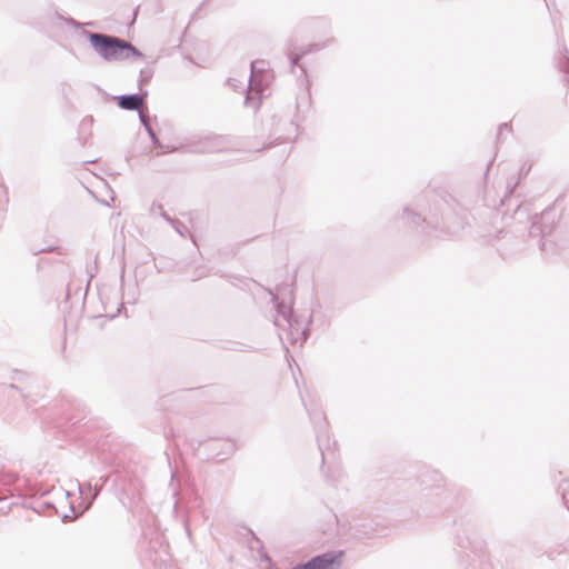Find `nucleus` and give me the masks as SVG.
Returning a JSON list of instances; mask_svg holds the SVG:
<instances>
[{
  "label": "nucleus",
  "mask_w": 569,
  "mask_h": 569,
  "mask_svg": "<svg viewBox=\"0 0 569 569\" xmlns=\"http://www.w3.org/2000/svg\"><path fill=\"white\" fill-rule=\"evenodd\" d=\"M244 104L246 106H249V107H253L254 109H258L259 108V102L252 100L249 94H247L246 99H244Z\"/></svg>",
  "instance_id": "nucleus-26"
},
{
  "label": "nucleus",
  "mask_w": 569,
  "mask_h": 569,
  "mask_svg": "<svg viewBox=\"0 0 569 569\" xmlns=\"http://www.w3.org/2000/svg\"><path fill=\"white\" fill-rule=\"evenodd\" d=\"M143 57V53L139 49H137L131 42L124 40L123 60H128L130 58L140 59Z\"/></svg>",
  "instance_id": "nucleus-14"
},
{
  "label": "nucleus",
  "mask_w": 569,
  "mask_h": 569,
  "mask_svg": "<svg viewBox=\"0 0 569 569\" xmlns=\"http://www.w3.org/2000/svg\"><path fill=\"white\" fill-rule=\"evenodd\" d=\"M284 133H279L273 141L268 143L264 148L276 146L282 142H291L298 136V126L292 120L283 122Z\"/></svg>",
  "instance_id": "nucleus-9"
},
{
  "label": "nucleus",
  "mask_w": 569,
  "mask_h": 569,
  "mask_svg": "<svg viewBox=\"0 0 569 569\" xmlns=\"http://www.w3.org/2000/svg\"><path fill=\"white\" fill-rule=\"evenodd\" d=\"M143 57V53L139 49H137L131 42L124 40L123 60H128L130 58L140 59Z\"/></svg>",
  "instance_id": "nucleus-13"
},
{
  "label": "nucleus",
  "mask_w": 569,
  "mask_h": 569,
  "mask_svg": "<svg viewBox=\"0 0 569 569\" xmlns=\"http://www.w3.org/2000/svg\"><path fill=\"white\" fill-rule=\"evenodd\" d=\"M511 131H512V127L510 123H507V122L501 123L498 127V133H497L498 140H500L503 134H510Z\"/></svg>",
  "instance_id": "nucleus-22"
},
{
  "label": "nucleus",
  "mask_w": 569,
  "mask_h": 569,
  "mask_svg": "<svg viewBox=\"0 0 569 569\" xmlns=\"http://www.w3.org/2000/svg\"><path fill=\"white\" fill-rule=\"evenodd\" d=\"M64 21L68 26L76 28V29H79L82 27V23L74 20L73 18H66Z\"/></svg>",
  "instance_id": "nucleus-25"
},
{
  "label": "nucleus",
  "mask_w": 569,
  "mask_h": 569,
  "mask_svg": "<svg viewBox=\"0 0 569 569\" xmlns=\"http://www.w3.org/2000/svg\"><path fill=\"white\" fill-rule=\"evenodd\" d=\"M278 132H280V129L277 127V128L274 129V134H277Z\"/></svg>",
  "instance_id": "nucleus-33"
},
{
  "label": "nucleus",
  "mask_w": 569,
  "mask_h": 569,
  "mask_svg": "<svg viewBox=\"0 0 569 569\" xmlns=\"http://www.w3.org/2000/svg\"><path fill=\"white\" fill-rule=\"evenodd\" d=\"M342 551L325 552L312 557L307 562L299 563L292 569H339Z\"/></svg>",
  "instance_id": "nucleus-6"
},
{
  "label": "nucleus",
  "mask_w": 569,
  "mask_h": 569,
  "mask_svg": "<svg viewBox=\"0 0 569 569\" xmlns=\"http://www.w3.org/2000/svg\"><path fill=\"white\" fill-rule=\"evenodd\" d=\"M144 129L148 132L152 144L158 147V148H163L162 143L160 142L159 138L157 137V134H156L154 130L152 129L151 124H144Z\"/></svg>",
  "instance_id": "nucleus-20"
},
{
  "label": "nucleus",
  "mask_w": 569,
  "mask_h": 569,
  "mask_svg": "<svg viewBox=\"0 0 569 569\" xmlns=\"http://www.w3.org/2000/svg\"><path fill=\"white\" fill-rule=\"evenodd\" d=\"M76 483H77V487H78V489H79V493H80L81 496H83V495H84V491H88V492L91 495V491H92V485H91V482H88V483H86V485H83V486H82V485L79 482V480H76Z\"/></svg>",
  "instance_id": "nucleus-23"
},
{
  "label": "nucleus",
  "mask_w": 569,
  "mask_h": 569,
  "mask_svg": "<svg viewBox=\"0 0 569 569\" xmlns=\"http://www.w3.org/2000/svg\"><path fill=\"white\" fill-rule=\"evenodd\" d=\"M442 203L448 204L446 199L433 201V208L426 206L422 201H418L415 208L405 207L401 218L405 223L409 226H420L426 222L431 228H438L440 222V214L443 217Z\"/></svg>",
  "instance_id": "nucleus-4"
},
{
  "label": "nucleus",
  "mask_w": 569,
  "mask_h": 569,
  "mask_svg": "<svg viewBox=\"0 0 569 569\" xmlns=\"http://www.w3.org/2000/svg\"><path fill=\"white\" fill-rule=\"evenodd\" d=\"M156 209H159V216L166 220L167 222H169L170 224H173L174 222H177L176 219H172L168 213L167 211L163 209L162 204L160 203H152L151 208H150V212L151 214H156Z\"/></svg>",
  "instance_id": "nucleus-15"
},
{
  "label": "nucleus",
  "mask_w": 569,
  "mask_h": 569,
  "mask_svg": "<svg viewBox=\"0 0 569 569\" xmlns=\"http://www.w3.org/2000/svg\"><path fill=\"white\" fill-rule=\"evenodd\" d=\"M468 566L463 569H492V563L486 551L480 549H471L466 553Z\"/></svg>",
  "instance_id": "nucleus-8"
},
{
  "label": "nucleus",
  "mask_w": 569,
  "mask_h": 569,
  "mask_svg": "<svg viewBox=\"0 0 569 569\" xmlns=\"http://www.w3.org/2000/svg\"><path fill=\"white\" fill-rule=\"evenodd\" d=\"M8 388H10L11 390H19V388L16 386V385H9Z\"/></svg>",
  "instance_id": "nucleus-31"
},
{
  "label": "nucleus",
  "mask_w": 569,
  "mask_h": 569,
  "mask_svg": "<svg viewBox=\"0 0 569 569\" xmlns=\"http://www.w3.org/2000/svg\"><path fill=\"white\" fill-rule=\"evenodd\" d=\"M323 47H325V43H313V44L308 46L306 49L301 50V52L296 53V54H293V53L289 50L288 56H289V59H290V67H291V70H293V69L298 66V63H299L300 59H301L303 56H306V54H308V53H311V52H313V51H318V50L322 49Z\"/></svg>",
  "instance_id": "nucleus-10"
},
{
  "label": "nucleus",
  "mask_w": 569,
  "mask_h": 569,
  "mask_svg": "<svg viewBox=\"0 0 569 569\" xmlns=\"http://www.w3.org/2000/svg\"><path fill=\"white\" fill-rule=\"evenodd\" d=\"M139 120L141 122V124L144 127V124H150V121L148 119V117L141 111V109H139Z\"/></svg>",
  "instance_id": "nucleus-28"
},
{
  "label": "nucleus",
  "mask_w": 569,
  "mask_h": 569,
  "mask_svg": "<svg viewBox=\"0 0 569 569\" xmlns=\"http://www.w3.org/2000/svg\"><path fill=\"white\" fill-rule=\"evenodd\" d=\"M250 76L248 78V89L251 90H258V84L256 83L254 77H256V62L250 63Z\"/></svg>",
  "instance_id": "nucleus-21"
},
{
  "label": "nucleus",
  "mask_w": 569,
  "mask_h": 569,
  "mask_svg": "<svg viewBox=\"0 0 569 569\" xmlns=\"http://www.w3.org/2000/svg\"><path fill=\"white\" fill-rule=\"evenodd\" d=\"M101 488H102V486L98 485V483L92 486V491H91L90 497H87V496L84 497V499L87 500L86 509H88L92 505V502L97 499V497L99 496V493L101 491Z\"/></svg>",
  "instance_id": "nucleus-18"
},
{
  "label": "nucleus",
  "mask_w": 569,
  "mask_h": 569,
  "mask_svg": "<svg viewBox=\"0 0 569 569\" xmlns=\"http://www.w3.org/2000/svg\"><path fill=\"white\" fill-rule=\"evenodd\" d=\"M67 519H69V516H68V515H64V516L62 517V520H63V521H67Z\"/></svg>",
  "instance_id": "nucleus-32"
},
{
  "label": "nucleus",
  "mask_w": 569,
  "mask_h": 569,
  "mask_svg": "<svg viewBox=\"0 0 569 569\" xmlns=\"http://www.w3.org/2000/svg\"><path fill=\"white\" fill-rule=\"evenodd\" d=\"M302 405L307 410L310 421L313 425L318 447L322 458V465L328 460H335L336 441L330 442V437L327 431V419L323 411L316 407L313 400H306L301 396Z\"/></svg>",
  "instance_id": "nucleus-3"
},
{
  "label": "nucleus",
  "mask_w": 569,
  "mask_h": 569,
  "mask_svg": "<svg viewBox=\"0 0 569 569\" xmlns=\"http://www.w3.org/2000/svg\"><path fill=\"white\" fill-rule=\"evenodd\" d=\"M559 492L561 495L562 502L569 511V486L566 482L559 485Z\"/></svg>",
  "instance_id": "nucleus-17"
},
{
  "label": "nucleus",
  "mask_w": 569,
  "mask_h": 569,
  "mask_svg": "<svg viewBox=\"0 0 569 569\" xmlns=\"http://www.w3.org/2000/svg\"><path fill=\"white\" fill-rule=\"evenodd\" d=\"M153 76V70L151 68H143L140 70V73H139V83L140 86L142 83H147L151 80Z\"/></svg>",
  "instance_id": "nucleus-19"
},
{
  "label": "nucleus",
  "mask_w": 569,
  "mask_h": 569,
  "mask_svg": "<svg viewBox=\"0 0 569 569\" xmlns=\"http://www.w3.org/2000/svg\"><path fill=\"white\" fill-rule=\"evenodd\" d=\"M83 36L89 40L90 46L94 52L100 56L104 61H122L123 60V46L124 39L116 36L83 31Z\"/></svg>",
  "instance_id": "nucleus-5"
},
{
  "label": "nucleus",
  "mask_w": 569,
  "mask_h": 569,
  "mask_svg": "<svg viewBox=\"0 0 569 569\" xmlns=\"http://www.w3.org/2000/svg\"><path fill=\"white\" fill-rule=\"evenodd\" d=\"M271 300L274 302L277 312L273 325L283 347L286 350H288V343L301 347L308 338V323L311 319L309 318L307 323L300 322L293 316L291 307H288L284 302H279L276 295L271 293Z\"/></svg>",
  "instance_id": "nucleus-2"
},
{
  "label": "nucleus",
  "mask_w": 569,
  "mask_h": 569,
  "mask_svg": "<svg viewBox=\"0 0 569 569\" xmlns=\"http://www.w3.org/2000/svg\"><path fill=\"white\" fill-rule=\"evenodd\" d=\"M171 226H172V227L174 228V230H176L179 234H181V236H183V231H184V230H187L186 226H184L182 222H180L179 220H177V222H174V223H173V224H171Z\"/></svg>",
  "instance_id": "nucleus-24"
},
{
  "label": "nucleus",
  "mask_w": 569,
  "mask_h": 569,
  "mask_svg": "<svg viewBox=\"0 0 569 569\" xmlns=\"http://www.w3.org/2000/svg\"><path fill=\"white\" fill-rule=\"evenodd\" d=\"M565 78H566V82H567V84L569 86L568 76H565Z\"/></svg>",
  "instance_id": "nucleus-34"
},
{
  "label": "nucleus",
  "mask_w": 569,
  "mask_h": 569,
  "mask_svg": "<svg viewBox=\"0 0 569 569\" xmlns=\"http://www.w3.org/2000/svg\"><path fill=\"white\" fill-rule=\"evenodd\" d=\"M209 274H210L209 268L207 266L201 264V266L196 267L190 279H191V281H198L204 277H208Z\"/></svg>",
  "instance_id": "nucleus-16"
},
{
  "label": "nucleus",
  "mask_w": 569,
  "mask_h": 569,
  "mask_svg": "<svg viewBox=\"0 0 569 569\" xmlns=\"http://www.w3.org/2000/svg\"><path fill=\"white\" fill-rule=\"evenodd\" d=\"M148 96V91L142 93H130V94H120L116 97L117 104L122 110L129 111H139L141 107L146 106V97Z\"/></svg>",
  "instance_id": "nucleus-7"
},
{
  "label": "nucleus",
  "mask_w": 569,
  "mask_h": 569,
  "mask_svg": "<svg viewBox=\"0 0 569 569\" xmlns=\"http://www.w3.org/2000/svg\"><path fill=\"white\" fill-rule=\"evenodd\" d=\"M183 525H184L186 533H187V536L190 538V537H191V530H190L189 521H188V519H187V518L183 520Z\"/></svg>",
  "instance_id": "nucleus-29"
},
{
  "label": "nucleus",
  "mask_w": 569,
  "mask_h": 569,
  "mask_svg": "<svg viewBox=\"0 0 569 569\" xmlns=\"http://www.w3.org/2000/svg\"><path fill=\"white\" fill-rule=\"evenodd\" d=\"M42 252H59V248H57V247L41 248V249L34 251V254L42 253Z\"/></svg>",
  "instance_id": "nucleus-27"
},
{
  "label": "nucleus",
  "mask_w": 569,
  "mask_h": 569,
  "mask_svg": "<svg viewBox=\"0 0 569 569\" xmlns=\"http://www.w3.org/2000/svg\"><path fill=\"white\" fill-rule=\"evenodd\" d=\"M101 486H103L108 481V476L100 477Z\"/></svg>",
  "instance_id": "nucleus-30"
},
{
  "label": "nucleus",
  "mask_w": 569,
  "mask_h": 569,
  "mask_svg": "<svg viewBox=\"0 0 569 569\" xmlns=\"http://www.w3.org/2000/svg\"><path fill=\"white\" fill-rule=\"evenodd\" d=\"M169 488L171 490L172 497L174 498L173 512H177V509H178V506H179L178 496L180 493V483L177 480V472H174V471L171 472V480H170V483H169Z\"/></svg>",
  "instance_id": "nucleus-12"
},
{
  "label": "nucleus",
  "mask_w": 569,
  "mask_h": 569,
  "mask_svg": "<svg viewBox=\"0 0 569 569\" xmlns=\"http://www.w3.org/2000/svg\"><path fill=\"white\" fill-rule=\"evenodd\" d=\"M559 220V213L556 208L549 207L540 214L530 216V206L527 203L519 204L511 216H505V228L500 233H513L525 237L526 233L537 240L538 247L545 251L547 246L546 237L550 236Z\"/></svg>",
  "instance_id": "nucleus-1"
},
{
  "label": "nucleus",
  "mask_w": 569,
  "mask_h": 569,
  "mask_svg": "<svg viewBox=\"0 0 569 569\" xmlns=\"http://www.w3.org/2000/svg\"><path fill=\"white\" fill-rule=\"evenodd\" d=\"M558 68L569 80V51L565 44L559 48Z\"/></svg>",
  "instance_id": "nucleus-11"
}]
</instances>
